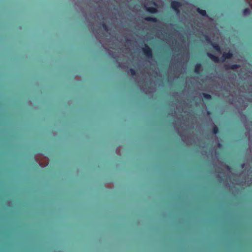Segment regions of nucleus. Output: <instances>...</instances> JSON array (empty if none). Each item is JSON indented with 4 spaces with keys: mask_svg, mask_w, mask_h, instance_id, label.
<instances>
[{
    "mask_svg": "<svg viewBox=\"0 0 252 252\" xmlns=\"http://www.w3.org/2000/svg\"><path fill=\"white\" fill-rule=\"evenodd\" d=\"M202 95L203 97L207 100H210L212 99V96L210 94H206V93H203Z\"/></svg>",
    "mask_w": 252,
    "mask_h": 252,
    "instance_id": "obj_10",
    "label": "nucleus"
},
{
    "mask_svg": "<svg viewBox=\"0 0 252 252\" xmlns=\"http://www.w3.org/2000/svg\"><path fill=\"white\" fill-rule=\"evenodd\" d=\"M227 168L229 170L230 169V167L229 166H227Z\"/></svg>",
    "mask_w": 252,
    "mask_h": 252,
    "instance_id": "obj_19",
    "label": "nucleus"
},
{
    "mask_svg": "<svg viewBox=\"0 0 252 252\" xmlns=\"http://www.w3.org/2000/svg\"><path fill=\"white\" fill-rule=\"evenodd\" d=\"M144 55L148 58L153 57V52L151 48L146 44H144V47L142 49Z\"/></svg>",
    "mask_w": 252,
    "mask_h": 252,
    "instance_id": "obj_2",
    "label": "nucleus"
},
{
    "mask_svg": "<svg viewBox=\"0 0 252 252\" xmlns=\"http://www.w3.org/2000/svg\"><path fill=\"white\" fill-rule=\"evenodd\" d=\"M181 6V3L178 1L174 0L171 2V7L176 12H179V8Z\"/></svg>",
    "mask_w": 252,
    "mask_h": 252,
    "instance_id": "obj_3",
    "label": "nucleus"
},
{
    "mask_svg": "<svg viewBox=\"0 0 252 252\" xmlns=\"http://www.w3.org/2000/svg\"><path fill=\"white\" fill-rule=\"evenodd\" d=\"M196 11L198 13H199L200 15H201L203 16H207V13L205 10L201 9L200 8H197L196 9Z\"/></svg>",
    "mask_w": 252,
    "mask_h": 252,
    "instance_id": "obj_9",
    "label": "nucleus"
},
{
    "mask_svg": "<svg viewBox=\"0 0 252 252\" xmlns=\"http://www.w3.org/2000/svg\"><path fill=\"white\" fill-rule=\"evenodd\" d=\"M240 67V65L238 64H225L224 68L226 70L228 69H235Z\"/></svg>",
    "mask_w": 252,
    "mask_h": 252,
    "instance_id": "obj_4",
    "label": "nucleus"
},
{
    "mask_svg": "<svg viewBox=\"0 0 252 252\" xmlns=\"http://www.w3.org/2000/svg\"><path fill=\"white\" fill-rule=\"evenodd\" d=\"M211 45L217 52L219 53L221 52V48L218 44L215 43H211Z\"/></svg>",
    "mask_w": 252,
    "mask_h": 252,
    "instance_id": "obj_6",
    "label": "nucleus"
},
{
    "mask_svg": "<svg viewBox=\"0 0 252 252\" xmlns=\"http://www.w3.org/2000/svg\"><path fill=\"white\" fill-rule=\"evenodd\" d=\"M144 20L146 21H147V22H158V19L156 17H150V16H149V17H146L144 18Z\"/></svg>",
    "mask_w": 252,
    "mask_h": 252,
    "instance_id": "obj_7",
    "label": "nucleus"
},
{
    "mask_svg": "<svg viewBox=\"0 0 252 252\" xmlns=\"http://www.w3.org/2000/svg\"><path fill=\"white\" fill-rule=\"evenodd\" d=\"M213 133L216 134L219 133V128L216 126H214L212 129Z\"/></svg>",
    "mask_w": 252,
    "mask_h": 252,
    "instance_id": "obj_11",
    "label": "nucleus"
},
{
    "mask_svg": "<svg viewBox=\"0 0 252 252\" xmlns=\"http://www.w3.org/2000/svg\"><path fill=\"white\" fill-rule=\"evenodd\" d=\"M201 67V64L200 63H196L194 66V72L197 74H199L200 73Z\"/></svg>",
    "mask_w": 252,
    "mask_h": 252,
    "instance_id": "obj_8",
    "label": "nucleus"
},
{
    "mask_svg": "<svg viewBox=\"0 0 252 252\" xmlns=\"http://www.w3.org/2000/svg\"><path fill=\"white\" fill-rule=\"evenodd\" d=\"M245 167V164L244 163H243L241 165V167L242 168H243L244 167Z\"/></svg>",
    "mask_w": 252,
    "mask_h": 252,
    "instance_id": "obj_16",
    "label": "nucleus"
},
{
    "mask_svg": "<svg viewBox=\"0 0 252 252\" xmlns=\"http://www.w3.org/2000/svg\"><path fill=\"white\" fill-rule=\"evenodd\" d=\"M250 13H251V10L248 8H246L243 10V13L245 15L249 14H250Z\"/></svg>",
    "mask_w": 252,
    "mask_h": 252,
    "instance_id": "obj_12",
    "label": "nucleus"
},
{
    "mask_svg": "<svg viewBox=\"0 0 252 252\" xmlns=\"http://www.w3.org/2000/svg\"><path fill=\"white\" fill-rule=\"evenodd\" d=\"M153 4L155 6H157V4H156V2H153Z\"/></svg>",
    "mask_w": 252,
    "mask_h": 252,
    "instance_id": "obj_18",
    "label": "nucleus"
},
{
    "mask_svg": "<svg viewBox=\"0 0 252 252\" xmlns=\"http://www.w3.org/2000/svg\"><path fill=\"white\" fill-rule=\"evenodd\" d=\"M207 55L211 60L216 63L224 62L226 59H230L233 57V54L230 51H229L227 53L224 52L220 59L210 53H207Z\"/></svg>",
    "mask_w": 252,
    "mask_h": 252,
    "instance_id": "obj_1",
    "label": "nucleus"
},
{
    "mask_svg": "<svg viewBox=\"0 0 252 252\" xmlns=\"http://www.w3.org/2000/svg\"><path fill=\"white\" fill-rule=\"evenodd\" d=\"M205 39L208 42L210 43L211 44L212 43L210 37L208 35H205Z\"/></svg>",
    "mask_w": 252,
    "mask_h": 252,
    "instance_id": "obj_15",
    "label": "nucleus"
},
{
    "mask_svg": "<svg viewBox=\"0 0 252 252\" xmlns=\"http://www.w3.org/2000/svg\"><path fill=\"white\" fill-rule=\"evenodd\" d=\"M129 72H130L131 75L132 76L136 75V71L133 68H130L129 69Z\"/></svg>",
    "mask_w": 252,
    "mask_h": 252,
    "instance_id": "obj_14",
    "label": "nucleus"
},
{
    "mask_svg": "<svg viewBox=\"0 0 252 252\" xmlns=\"http://www.w3.org/2000/svg\"><path fill=\"white\" fill-rule=\"evenodd\" d=\"M218 146L219 147H221V144L220 143H219L218 144Z\"/></svg>",
    "mask_w": 252,
    "mask_h": 252,
    "instance_id": "obj_17",
    "label": "nucleus"
},
{
    "mask_svg": "<svg viewBox=\"0 0 252 252\" xmlns=\"http://www.w3.org/2000/svg\"><path fill=\"white\" fill-rule=\"evenodd\" d=\"M101 25H102L103 29L105 31H108V26L106 24V23H105L104 22H102L101 23Z\"/></svg>",
    "mask_w": 252,
    "mask_h": 252,
    "instance_id": "obj_13",
    "label": "nucleus"
},
{
    "mask_svg": "<svg viewBox=\"0 0 252 252\" xmlns=\"http://www.w3.org/2000/svg\"><path fill=\"white\" fill-rule=\"evenodd\" d=\"M146 10L147 12L152 14H156L158 12L157 8L155 7H146Z\"/></svg>",
    "mask_w": 252,
    "mask_h": 252,
    "instance_id": "obj_5",
    "label": "nucleus"
}]
</instances>
